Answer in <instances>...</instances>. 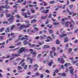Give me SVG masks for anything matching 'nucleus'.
Segmentation results:
<instances>
[{
    "label": "nucleus",
    "mask_w": 78,
    "mask_h": 78,
    "mask_svg": "<svg viewBox=\"0 0 78 78\" xmlns=\"http://www.w3.org/2000/svg\"><path fill=\"white\" fill-rule=\"evenodd\" d=\"M10 8V5H1L0 7V11H2L3 9H2V8L9 9Z\"/></svg>",
    "instance_id": "obj_1"
},
{
    "label": "nucleus",
    "mask_w": 78,
    "mask_h": 78,
    "mask_svg": "<svg viewBox=\"0 0 78 78\" xmlns=\"http://www.w3.org/2000/svg\"><path fill=\"white\" fill-rule=\"evenodd\" d=\"M75 23H74V21L73 20H71V22H69V21H66L65 23V26L67 27L69 26V24L68 23H69V24H71V23H73L74 24Z\"/></svg>",
    "instance_id": "obj_2"
},
{
    "label": "nucleus",
    "mask_w": 78,
    "mask_h": 78,
    "mask_svg": "<svg viewBox=\"0 0 78 78\" xmlns=\"http://www.w3.org/2000/svg\"><path fill=\"white\" fill-rule=\"evenodd\" d=\"M30 27V24H28V25H22L20 27V30H22V29H23V28H27V27Z\"/></svg>",
    "instance_id": "obj_3"
},
{
    "label": "nucleus",
    "mask_w": 78,
    "mask_h": 78,
    "mask_svg": "<svg viewBox=\"0 0 78 78\" xmlns=\"http://www.w3.org/2000/svg\"><path fill=\"white\" fill-rule=\"evenodd\" d=\"M73 68V67H72V66H70L69 67V69H71L70 70V72L71 75H73V71H74V69Z\"/></svg>",
    "instance_id": "obj_4"
},
{
    "label": "nucleus",
    "mask_w": 78,
    "mask_h": 78,
    "mask_svg": "<svg viewBox=\"0 0 78 78\" xmlns=\"http://www.w3.org/2000/svg\"><path fill=\"white\" fill-rule=\"evenodd\" d=\"M14 16H11V17L10 18L9 20L8 21H9V23L10 24H11V23H12V22H13V21L14 20Z\"/></svg>",
    "instance_id": "obj_5"
},
{
    "label": "nucleus",
    "mask_w": 78,
    "mask_h": 78,
    "mask_svg": "<svg viewBox=\"0 0 78 78\" xmlns=\"http://www.w3.org/2000/svg\"><path fill=\"white\" fill-rule=\"evenodd\" d=\"M25 49L23 47H22L19 50V51L18 53H22V52L25 51Z\"/></svg>",
    "instance_id": "obj_6"
},
{
    "label": "nucleus",
    "mask_w": 78,
    "mask_h": 78,
    "mask_svg": "<svg viewBox=\"0 0 78 78\" xmlns=\"http://www.w3.org/2000/svg\"><path fill=\"white\" fill-rule=\"evenodd\" d=\"M58 61H60L62 63H64V62H65V61L63 60V59L62 58H58Z\"/></svg>",
    "instance_id": "obj_7"
},
{
    "label": "nucleus",
    "mask_w": 78,
    "mask_h": 78,
    "mask_svg": "<svg viewBox=\"0 0 78 78\" xmlns=\"http://www.w3.org/2000/svg\"><path fill=\"white\" fill-rule=\"evenodd\" d=\"M30 54L33 55V57H36L37 55V52H36V51H34V52H31Z\"/></svg>",
    "instance_id": "obj_8"
},
{
    "label": "nucleus",
    "mask_w": 78,
    "mask_h": 78,
    "mask_svg": "<svg viewBox=\"0 0 78 78\" xmlns=\"http://www.w3.org/2000/svg\"><path fill=\"white\" fill-rule=\"evenodd\" d=\"M67 34H61L60 35V37H64L65 36H67Z\"/></svg>",
    "instance_id": "obj_9"
},
{
    "label": "nucleus",
    "mask_w": 78,
    "mask_h": 78,
    "mask_svg": "<svg viewBox=\"0 0 78 78\" xmlns=\"http://www.w3.org/2000/svg\"><path fill=\"white\" fill-rule=\"evenodd\" d=\"M45 37H46V35H44L43 36H40V38L41 40H42V39H45Z\"/></svg>",
    "instance_id": "obj_10"
},
{
    "label": "nucleus",
    "mask_w": 78,
    "mask_h": 78,
    "mask_svg": "<svg viewBox=\"0 0 78 78\" xmlns=\"http://www.w3.org/2000/svg\"><path fill=\"white\" fill-rule=\"evenodd\" d=\"M48 44H46V45H45L44 46V49H45V48H50V46H48Z\"/></svg>",
    "instance_id": "obj_11"
},
{
    "label": "nucleus",
    "mask_w": 78,
    "mask_h": 78,
    "mask_svg": "<svg viewBox=\"0 0 78 78\" xmlns=\"http://www.w3.org/2000/svg\"><path fill=\"white\" fill-rule=\"evenodd\" d=\"M49 11V9H46L45 11L44 12V11H42V13H44L45 14H46V13H48V11Z\"/></svg>",
    "instance_id": "obj_12"
},
{
    "label": "nucleus",
    "mask_w": 78,
    "mask_h": 78,
    "mask_svg": "<svg viewBox=\"0 0 78 78\" xmlns=\"http://www.w3.org/2000/svg\"><path fill=\"white\" fill-rule=\"evenodd\" d=\"M15 28H16V26L15 25L12 26L10 28L11 31H12V30H14V29Z\"/></svg>",
    "instance_id": "obj_13"
},
{
    "label": "nucleus",
    "mask_w": 78,
    "mask_h": 78,
    "mask_svg": "<svg viewBox=\"0 0 78 78\" xmlns=\"http://www.w3.org/2000/svg\"><path fill=\"white\" fill-rule=\"evenodd\" d=\"M23 43L24 45H27V44H28V42H27V41H23Z\"/></svg>",
    "instance_id": "obj_14"
},
{
    "label": "nucleus",
    "mask_w": 78,
    "mask_h": 78,
    "mask_svg": "<svg viewBox=\"0 0 78 78\" xmlns=\"http://www.w3.org/2000/svg\"><path fill=\"white\" fill-rule=\"evenodd\" d=\"M36 22V20H35V19H34V20H31L30 21V22L31 23H35Z\"/></svg>",
    "instance_id": "obj_15"
},
{
    "label": "nucleus",
    "mask_w": 78,
    "mask_h": 78,
    "mask_svg": "<svg viewBox=\"0 0 78 78\" xmlns=\"http://www.w3.org/2000/svg\"><path fill=\"white\" fill-rule=\"evenodd\" d=\"M6 17H11V14L10 13L6 14Z\"/></svg>",
    "instance_id": "obj_16"
},
{
    "label": "nucleus",
    "mask_w": 78,
    "mask_h": 78,
    "mask_svg": "<svg viewBox=\"0 0 78 78\" xmlns=\"http://www.w3.org/2000/svg\"><path fill=\"white\" fill-rule=\"evenodd\" d=\"M67 38H68V37H66L64 38V39H65V41H64V43H66V42H67V41H69L67 39Z\"/></svg>",
    "instance_id": "obj_17"
},
{
    "label": "nucleus",
    "mask_w": 78,
    "mask_h": 78,
    "mask_svg": "<svg viewBox=\"0 0 78 78\" xmlns=\"http://www.w3.org/2000/svg\"><path fill=\"white\" fill-rule=\"evenodd\" d=\"M47 15H46L44 17V16H43L41 17V19H45L47 18Z\"/></svg>",
    "instance_id": "obj_18"
},
{
    "label": "nucleus",
    "mask_w": 78,
    "mask_h": 78,
    "mask_svg": "<svg viewBox=\"0 0 78 78\" xmlns=\"http://www.w3.org/2000/svg\"><path fill=\"white\" fill-rule=\"evenodd\" d=\"M16 17H17V19H20V17L19 16V14H17L16 16Z\"/></svg>",
    "instance_id": "obj_19"
},
{
    "label": "nucleus",
    "mask_w": 78,
    "mask_h": 78,
    "mask_svg": "<svg viewBox=\"0 0 78 78\" xmlns=\"http://www.w3.org/2000/svg\"><path fill=\"white\" fill-rule=\"evenodd\" d=\"M52 63H53V61H51L50 63H49L48 65L49 66H51V65Z\"/></svg>",
    "instance_id": "obj_20"
},
{
    "label": "nucleus",
    "mask_w": 78,
    "mask_h": 78,
    "mask_svg": "<svg viewBox=\"0 0 78 78\" xmlns=\"http://www.w3.org/2000/svg\"><path fill=\"white\" fill-rule=\"evenodd\" d=\"M52 53H53V51H51L50 52L51 57L52 58H53V55H52Z\"/></svg>",
    "instance_id": "obj_21"
},
{
    "label": "nucleus",
    "mask_w": 78,
    "mask_h": 78,
    "mask_svg": "<svg viewBox=\"0 0 78 78\" xmlns=\"http://www.w3.org/2000/svg\"><path fill=\"white\" fill-rule=\"evenodd\" d=\"M41 55H42V54H39L37 56V58H41Z\"/></svg>",
    "instance_id": "obj_22"
},
{
    "label": "nucleus",
    "mask_w": 78,
    "mask_h": 78,
    "mask_svg": "<svg viewBox=\"0 0 78 78\" xmlns=\"http://www.w3.org/2000/svg\"><path fill=\"white\" fill-rule=\"evenodd\" d=\"M68 65H70V64L69 63H66L65 64L64 66H65V67H67V66H68Z\"/></svg>",
    "instance_id": "obj_23"
},
{
    "label": "nucleus",
    "mask_w": 78,
    "mask_h": 78,
    "mask_svg": "<svg viewBox=\"0 0 78 78\" xmlns=\"http://www.w3.org/2000/svg\"><path fill=\"white\" fill-rule=\"evenodd\" d=\"M73 6V4H71L69 5V7L70 9H72Z\"/></svg>",
    "instance_id": "obj_24"
},
{
    "label": "nucleus",
    "mask_w": 78,
    "mask_h": 78,
    "mask_svg": "<svg viewBox=\"0 0 78 78\" xmlns=\"http://www.w3.org/2000/svg\"><path fill=\"white\" fill-rule=\"evenodd\" d=\"M4 28H2L0 30V32L1 33V32H2L4 31Z\"/></svg>",
    "instance_id": "obj_25"
},
{
    "label": "nucleus",
    "mask_w": 78,
    "mask_h": 78,
    "mask_svg": "<svg viewBox=\"0 0 78 78\" xmlns=\"http://www.w3.org/2000/svg\"><path fill=\"white\" fill-rule=\"evenodd\" d=\"M8 0H6L5 2V5H9V3H8Z\"/></svg>",
    "instance_id": "obj_26"
},
{
    "label": "nucleus",
    "mask_w": 78,
    "mask_h": 78,
    "mask_svg": "<svg viewBox=\"0 0 78 78\" xmlns=\"http://www.w3.org/2000/svg\"><path fill=\"white\" fill-rule=\"evenodd\" d=\"M10 57H11V55H7V56L6 57H5V58H9Z\"/></svg>",
    "instance_id": "obj_27"
},
{
    "label": "nucleus",
    "mask_w": 78,
    "mask_h": 78,
    "mask_svg": "<svg viewBox=\"0 0 78 78\" xmlns=\"http://www.w3.org/2000/svg\"><path fill=\"white\" fill-rule=\"evenodd\" d=\"M38 44H39V45H42L43 44H44V41H42V42H38Z\"/></svg>",
    "instance_id": "obj_28"
},
{
    "label": "nucleus",
    "mask_w": 78,
    "mask_h": 78,
    "mask_svg": "<svg viewBox=\"0 0 78 78\" xmlns=\"http://www.w3.org/2000/svg\"><path fill=\"white\" fill-rule=\"evenodd\" d=\"M40 78H44V75L43 74H41L40 75Z\"/></svg>",
    "instance_id": "obj_29"
},
{
    "label": "nucleus",
    "mask_w": 78,
    "mask_h": 78,
    "mask_svg": "<svg viewBox=\"0 0 78 78\" xmlns=\"http://www.w3.org/2000/svg\"><path fill=\"white\" fill-rule=\"evenodd\" d=\"M53 25H58V24H59V23H57L56 22H54L53 23Z\"/></svg>",
    "instance_id": "obj_30"
},
{
    "label": "nucleus",
    "mask_w": 78,
    "mask_h": 78,
    "mask_svg": "<svg viewBox=\"0 0 78 78\" xmlns=\"http://www.w3.org/2000/svg\"><path fill=\"white\" fill-rule=\"evenodd\" d=\"M70 27L72 30V29H73V25H72V24H71L70 25Z\"/></svg>",
    "instance_id": "obj_31"
},
{
    "label": "nucleus",
    "mask_w": 78,
    "mask_h": 78,
    "mask_svg": "<svg viewBox=\"0 0 78 78\" xmlns=\"http://www.w3.org/2000/svg\"><path fill=\"white\" fill-rule=\"evenodd\" d=\"M72 48H70L68 50V51L69 53H70L71 51H72Z\"/></svg>",
    "instance_id": "obj_32"
},
{
    "label": "nucleus",
    "mask_w": 78,
    "mask_h": 78,
    "mask_svg": "<svg viewBox=\"0 0 78 78\" xmlns=\"http://www.w3.org/2000/svg\"><path fill=\"white\" fill-rule=\"evenodd\" d=\"M62 76H66V75L65 74V73H63L62 74Z\"/></svg>",
    "instance_id": "obj_33"
},
{
    "label": "nucleus",
    "mask_w": 78,
    "mask_h": 78,
    "mask_svg": "<svg viewBox=\"0 0 78 78\" xmlns=\"http://www.w3.org/2000/svg\"><path fill=\"white\" fill-rule=\"evenodd\" d=\"M58 72H59V70L58 69H57L55 70L54 72L55 73H58Z\"/></svg>",
    "instance_id": "obj_34"
},
{
    "label": "nucleus",
    "mask_w": 78,
    "mask_h": 78,
    "mask_svg": "<svg viewBox=\"0 0 78 78\" xmlns=\"http://www.w3.org/2000/svg\"><path fill=\"white\" fill-rule=\"evenodd\" d=\"M48 31L50 33H53V30H48Z\"/></svg>",
    "instance_id": "obj_35"
},
{
    "label": "nucleus",
    "mask_w": 78,
    "mask_h": 78,
    "mask_svg": "<svg viewBox=\"0 0 78 78\" xmlns=\"http://www.w3.org/2000/svg\"><path fill=\"white\" fill-rule=\"evenodd\" d=\"M24 62V59H23L20 62V64H22L23 62Z\"/></svg>",
    "instance_id": "obj_36"
},
{
    "label": "nucleus",
    "mask_w": 78,
    "mask_h": 78,
    "mask_svg": "<svg viewBox=\"0 0 78 78\" xmlns=\"http://www.w3.org/2000/svg\"><path fill=\"white\" fill-rule=\"evenodd\" d=\"M35 49H36V50H41V48H35Z\"/></svg>",
    "instance_id": "obj_37"
},
{
    "label": "nucleus",
    "mask_w": 78,
    "mask_h": 78,
    "mask_svg": "<svg viewBox=\"0 0 78 78\" xmlns=\"http://www.w3.org/2000/svg\"><path fill=\"white\" fill-rule=\"evenodd\" d=\"M31 12H32V13H34V12H35V10H33L32 9H31Z\"/></svg>",
    "instance_id": "obj_38"
},
{
    "label": "nucleus",
    "mask_w": 78,
    "mask_h": 78,
    "mask_svg": "<svg viewBox=\"0 0 78 78\" xmlns=\"http://www.w3.org/2000/svg\"><path fill=\"white\" fill-rule=\"evenodd\" d=\"M78 60H76V61H75L74 62H73V64H75V63H76V62H78Z\"/></svg>",
    "instance_id": "obj_39"
},
{
    "label": "nucleus",
    "mask_w": 78,
    "mask_h": 78,
    "mask_svg": "<svg viewBox=\"0 0 78 78\" xmlns=\"http://www.w3.org/2000/svg\"><path fill=\"white\" fill-rule=\"evenodd\" d=\"M5 13H8V12H9L8 10V9L5 10Z\"/></svg>",
    "instance_id": "obj_40"
},
{
    "label": "nucleus",
    "mask_w": 78,
    "mask_h": 78,
    "mask_svg": "<svg viewBox=\"0 0 78 78\" xmlns=\"http://www.w3.org/2000/svg\"><path fill=\"white\" fill-rule=\"evenodd\" d=\"M18 49H19V48H16L15 49H14L13 50V51H15L16 50H18Z\"/></svg>",
    "instance_id": "obj_41"
},
{
    "label": "nucleus",
    "mask_w": 78,
    "mask_h": 78,
    "mask_svg": "<svg viewBox=\"0 0 78 78\" xmlns=\"http://www.w3.org/2000/svg\"><path fill=\"white\" fill-rule=\"evenodd\" d=\"M24 16L25 17V18H28V17L26 14H25Z\"/></svg>",
    "instance_id": "obj_42"
},
{
    "label": "nucleus",
    "mask_w": 78,
    "mask_h": 78,
    "mask_svg": "<svg viewBox=\"0 0 78 78\" xmlns=\"http://www.w3.org/2000/svg\"><path fill=\"white\" fill-rule=\"evenodd\" d=\"M29 6L30 7H33V6H34V5H32L31 4H30L29 5Z\"/></svg>",
    "instance_id": "obj_43"
},
{
    "label": "nucleus",
    "mask_w": 78,
    "mask_h": 78,
    "mask_svg": "<svg viewBox=\"0 0 78 78\" xmlns=\"http://www.w3.org/2000/svg\"><path fill=\"white\" fill-rule=\"evenodd\" d=\"M27 68V65L25 66L24 67V69H25V70H26Z\"/></svg>",
    "instance_id": "obj_44"
},
{
    "label": "nucleus",
    "mask_w": 78,
    "mask_h": 78,
    "mask_svg": "<svg viewBox=\"0 0 78 78\" xmlns=\"http://www.w3.org/2000/svg\"><path fill=\"white\" fill-rule=\"evenodd\" d=\"M23 37V35H20L19 37V39H21V37Z\"/></svg>",
    "instance_id": "obj_45"
},
{
    "label": "nucleus",
    "mask_w": 78,
    "mask_h": 78,
    "mask_svg": "<svg viewBox=\"0 0 78 78\" xmlns=\"http://www.w3.org/2000/svg\"><path fill=\"white\" fill-rule=\"evenodd\" d=\"M20 56V54H15V56L16 57H18V56Z\"/></svg>",
    "instance_id": "obj_46"
},
{
    "label": "nucleus",
    "mask_w": 78,
    "mask_h": 78,
    "mask_svg": "<svg viewBox=\"0 0 78 78\" xmlns=\"http://www.w3.org/2000/svg\"><path fill=\"white\" fill-rule=\"evenodd\" d=\"M1 44V45H4L5 44V42H3L2 43H0Z\"/></svg>",
    "instance_id": "obj_47"
},
{
    "label": "nucleus",
    "mask_w": 78,
    "mask_h": 78,
    "mask_svg": "<svg viewBox=\"0 0 78 78\" xmlns=\"http://www.w3.org/2000/svg\"><path fill=\"white\" fill-rule=\"evenodd\" d=\"M56 43V44H59V40H57Z\"/></svg>",
    "instance_id": "obj_48"
},
{
    "label": "nucleus",
    "mask_w": 78,
    "mask_h": 78,
    "mask_svg": "<svg viewBox=\"0 0 78 78\" xmlns=\"http://www.w3.org/2000/svg\"><path fill=\"white\" fill-rule=\"evenodd\" d=\"M25 39H26V38L23 37L21 39V41H23V40H25Z\"/></svg>",
    "instance_id": "obj_49"
},
{
    "label": "nucleus",
    "mask_w": 78,
    "mask_h": 78,
    "mask_svg": "<svg viewBox=\"0 0 78 78\" xmlns=\"http://www.w3.org/2000/svg\"><path fill=\"white\" fill-rule=\"evenodd\" d=\"M35 39H39V36H37L35 37Z\"/></svg>",
    "instance_id": "obj_50"
},
{
    "label": "nucleus",
    "mask_w": 78,
    "mask_h": 78,
    "mask_svg": "<svg viewBox=\"0 0 78 78\" xmlns=\"http://www.w3.org/2000/svg\"><path fill=\"white\" fill-rule=\"evenodd\" d=\"M44 7H41V9H40V10L42 11V10H44Z\"/></svg>",
    "instance_id": "obj_51"
},
{
    "label": "nucleus",
    "mask_w": 78,
    "mask_h": 78,
    "mask_svg": "<svg viewBox=\"0 0 78 78\" xmlns=\"http://www.w3.org/2000/svg\"><path fill=\"white\" fill-rule=\"evenodd\" d=\"M35 75H36V76H39V75H40V74L38 73H35Z\"/></svg>",
    "instance_id": "obj_52"
},
{
    "label": "nucleus",
    "mask_w": 78,
    "mask_h": 78,
    "mask_svg": "<svg viewBox=\"0 0 78 78\" xmlns=\"http://www.w3.org/2000/svg\"><path fill=\"white\" fill-rule=\"evenodd\" d=\"M45 42H50V40L48 39H46L45 40Z\"/></svg>",
    "instance_id": "obj_53"
},
{
    "label": "nucleus",
    "mask_w": 78,
    "mask_h": 78,
    "mask_svg": "<svg viewBox=\"0 0 78 78\" xmlns=\"http://www.w3.org/2000/svg\"><path fill=\"white\" fill-rule=\"evenodd\" d=\"M78 29H77L74 31L75 33H76L78 32Z\"/></svg>",
    "instance_id": "obj_54"
},
{
    "label": "nucleus",
    "mask_w": 78,
    "mask_h": 78,
    "mask_svg": "<svg viewBox=\"0 0 78 78\" xmlns=\"http://www.w3.org/2000/svg\"><path fill=\"white\" fill-rule=\"evenodd\" d=\"M51 20H53V22H55V21H56V20L53 19V18H51Z\"/></svg>",
    "instance_id": "obj_55"
},
{
    "label": "nucleus",
    "mask_w": 78,
    "mask_h": 78,
    "mask_svg": "<svg viewBox=\"0 0 78 78\" xmlns=\"http://www.w3.org/2000/svg\"><path fill=\"white\" fill-rule=\"evenodd\" d=\"M18 69L20 70L21 69H22V67L21 66H19L18 67Z\"/></svg>",
    "instance_id": "obj_56"
},
{
    "label": "nucleus",
    "mask_w": 78,
    "mask_h": 78,
    "mask_svg": "<svg viewBox=\"0 0 78 78\" xmlns=\"http://www.w3.org/2000/svg\"><path fill=\"white\" fill-rule=\"evenodd\" d=\"M11 36V34H8V37H9V36Z\"/></svg>",
    "instance_id": "obj_57"
},
{
    "label": "nucleus",
    "mask_w": 78,
    "mask_h": 78,
    "mask_svg": "<svg viewBox=\"0 0 78 78\" xmlns=\"http://www.w3.org/2000/svg\"><path fill=\"white\" fill-rule=\"evenodd\" d=\"M7 30L8 32H9H9H10V31L9 30V27H8L7 28Z\"/></svg>",
    "instance_id": "obj_58"
},
{
    "label": "nucleus",
    "mask_w": 78,
    "mask_h": 78,
    "mask_svg": "<svg viewBox=\"0 0 78 78\" xmlns=\"http://www.w3.org/2000/svg\"><path fill=\"white\" fill-rule=\"evenodd\" d=\"M61 68H62L63 69H64L63 65H62L61 66V67L60 68V69H61Z\"/></svg>",
    "instance_id": "obj_59"
},
{
    "label": "nucleus",
    "mask_w": 78,
    "mask_h": 78,
    "mask_svg": "<svg viewBox=\"0 0 78 78\" xmlns=\"http://www.w3.org/2000/svg\"><path fill=\"white\" fill-rule=\"evenodd\" d=\"M50 4H53L54 3V1H51L50 2Z\"/></svg>",
    "instance_id": "obj_60"
},
{
    "label": "nucleus",
    "mask_w": 78,
    "mask_h": 78,
    "mask_svg": "<svg viewBox=\"0 0 78 78\" xmlns=\"http://www.w3.org/2000/svg\"><path fill=\"white\" fill-rule=\"evenodd\" d=\"M34 29L35 30H36V31H37V30H38V28H37V27H34Z\"/></svg>",
    "instance_id": "obj_61"
},
{
    "label": "nucleus",
    "mask_w": 78,
    "mask_h": 78,
    "mask_svg": "<svg viewBox=\"0 0 78 78\" xmlns=\"http://www.w3.org/2000/svg\"><path fill=\"white\" fill-rule=\"evenodd\" d=\"M3 39V36H1L0 37V39H1V40Z\"/></svg>",
    "instance_id": "obj_62"
},
{
    "label": "nucleus",
    "mask_w": 78,
    "mask_h": 78,
    "mask_svg": "<svg viewBox=\"0 0 78 78\" xmlns=\"http://www.w3.org/2000/svg\"><path fill=\"white\" fill-rule=\"evenodd\" d=\"M4 16V14H2L1 15H0V17H3Z\"/></svg>",
    "instance_id": "obj_63"
},
{
    "label": "nucleus",
    "mask_w": 78,
    "mask_h": 78,
    "mask_svg": "<svg viewBox=\"0 0 78 78\" xmlns=\"http://www.w3.org/2000/svg\"><path fill=\"white\" fill-rule=\"evenodd\" d=\"M46 72H47V73H50V71L48 70H46Z\"/></svg>",
    "instance_id": "obj_64"
}]
</instances>
